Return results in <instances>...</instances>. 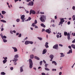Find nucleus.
Wrapping results in <instances>:
<instances>
[{"label":"nucleus","mask_w":75,"mask_h":75,"mask_svg":"<svg viewBox=\"0 0 75 75\" xmlns=\"http://www.w3.org/2000/svg\"><path fill=\"white\" fill-rule=\"evenodd\" d=\"M46 20V17L44 15L42 16L40 18V20L42 22H45V20Z\"/></svg>","instance_id":"obj_1"},{"label":"nucleus","mask_w":75,"mask_h":75,"mask_svg":"<svg viewBox=\"0 0 75 75\" xmlns=\"http://www.w3.org/2000/svg\"><path fill=\"white\" fill-rule=\"evenodd\" d=\"M64 35L65 36H67V39L69 40L70 39V35L71 34H69V33H68L67 32H64Z\"/></svg>","instance_id":"obj_2"},{"label":"nucleus","mask_w":75,"mask_h":75,"mask_svg":"<svg viewBox=\"0 0 75 75\" xmlns=\"http://www.w3.org/2000/svg\"><path fill=\"white\" fill-rule=\"evenodd\" d=\"M29 68H32V67H33V61H32V60L31 59H29Z\"/></svg>","instance_id":"obj_3"},{"label":"nucleus","mask_w":75,"mask_h":75,"mask_svg":"<svg viewBox=\"0 0 75 75\" xmlns=\"http://www.w3.org/2000/svg\"><path fill=\"white\" fill-rule=\"evenodd\" d=\"M53 48L54 49L58 50V44L55 45L53 46Z\"/></svg>","instance_id":"obj_4"},{"label":"nucleus","mask_w":75,"mask_h":75,"mask_svg":"<svg viewBox=\"0 0 75 75\" xmlns=\"http://www.w3.org/2000/svg\"><path fill=\"white\" fill-rule=\"evenodd\" d=\"M12 61L14 62V65H16L17 64V62H16L18 61V59L16 58H14V60H13Z\"/></svg>","instance_id":"obj_5"},{"label":"nucleus","mask_w":75,"mask_h":75,"mask_svg":"<svg viewBox=\"0 0 75 75\" xmlns=\"http://www.w3.org/2000/svg\"><path fill=\"white\" fill-rule=\"evenodd\" d=\"M70 50H69V51L67 53V54H70V53H72V49H71V46H68Z\"/></svg>","instance_id":"obj_6"},{"label":"nucleus","mask_w":75,"mask_h":75,"mask_svg":"<svg viewBox=\"0 0 75 75\" xmlns=\"http://www.w3.org/2000/svg\"><path fill=\"white\" fill-rule=\"evenodd\" d=\"M24 17H25V16H24V15H22L21 17V19L22 21L23 22H24V20H25Z\"/></svg>","instance_id":"obj_7"},{"label":"nucleus","mask_w":75,"mask_h":75,"mask_svg":"<svg viewBox=\"0 0 75 75\" xmlns=\"http://www.w3.org/2000/svg\"><path fill=\"white\" fill-rule=\"evenodd\" d=\"M32 13L33 14H35V12L34 10H31L30 12V15H31Z\"/></svg>","instance_id":"obj_8"},{"label":"nucleus","mask_w":75,"mask_h":75,"mask_svg":"<svg viewBox=\"0 0 75 75\" xmlns=\"http://www.w3.org/2000/svg\"><path fill=\"white\" fill-rule=\"evenodd\" d=\"M54 55L52 54H51L50 56L49 57L51 59L50 60V61H52V59L54 58Z\"/></svg>","instance_id":"obj_9"},{"label":"nucleus","mask_w":75,"mask_h":75,"mask_svg":"<svg viewBox=\"0 0 75 75\" xmlns=\"http://www.w3.org/2000/svg\"><path fill=\"white\" fill-rule=\"evenodd\" d=\"M37 23V20H35V22L34 23H32V26H33V27H34L35 26V25Z\"/></svg>","instance_id":"obj_10"},{"label":"nucleus","mask_w":75,"mask_h":75,"mask_svg":"<svg viewBox=\"0 0 75 75\" xmlns=\"http://www.w3.org/2000/svg\"><path fill=\"white\" fill-rule=\"evenodd\" d=\"M29 6H33L34 5V2L33 1L30 2L29 3Z\"/></svg>","instance_id":"obj_11"},{"label":"nucleus","mask_w":75,"mask_h":75,"mask_svg":"<svg viewBox=\"0 0 75 75\" xmlns=\"http://www.w3.org/2000/svg\"><path fill=\"white\" fill-rule=\"evenodd\" d=\"M45 31L46 33H47L48 34H50L51 33V31L50 30V29H47L45 30Z\"/></svg>","instance_id":"obj_12"},{"label":"nucleus","mask_w":75,"mask_h":75,"mask_svg":"<svg viewBox=\"0 0 75 75\" xmlns=\"http://www.w3.org/2000/svg\"><path fill=\"white\" fill-rule=\"evenodd\" d=\"M12 48L14 50V52H17L18 50H17V49L16 47H12Z\"/></svg>","instance_id":"obj_13"},{"label":"nucleus","mask_w":75,"mask_h":75,"mask_svg":"<svg viewBox=\"0 0 75 75\" xmlns=\"http://www.w3.org/2000/svg\"><path fill=\"white\" fill-rule=\"evenodd\" d=\"M46 52H47V49H44L42 52V54H45Z\"/></svg>","instance_id":"obj_14"},{"label":"nucleus","mask_w":75,"mask_h":75,"mask_svg":"<svg viewBox=\"0 0 75 75\" xmlns=\"http://www.w3.org/2000/svg\"><path fill=\"white\" fill-rule=\"evenodd\" d=\"M60 54H61V56H60V57H64L65 56V54H63V53H60Z\"/></svg>","instance_id":"obj_15"},{"label":"nucleus","mask_w":75,"mask_h":75,"mask_svg":"<svg viewBox=\"0 0 75 75\" xmlns=\"http://www.w3.org/2000/svg\"><path fill=\"white\" fill-rule=\"evenodd\" d=\"M34 55L33 54H31L30 56V57L31 59H33L34 57Z\"/></svg>","instance_id":"obj_16"},{"label":"nucleus","mask_w":75,"mask_h":75,"mask_svg":"<svg viewBox=\"0 0 75 75\" xmlns=\"http://www.w3.org/2000/svg\"><path fill=\"white\" fill-rule=\"evenodd\" d=\"M52 64H54L55 65H57V62L55 61H52Z\"/></svg>","instance_id":"obj_17"},{"label":"nucleus","mask_w":75,"mask_h":75,"mask_svg":"<svg viewBox=\"0 0 75 75\" xmlns=\"http://www.w3.org/2000/svg\"><path fill=\"white\" fill-rule=\"evenodd\" d=\"M20 70L21 72H23V67H20Z\"/></svg>","instance_id":"obj_18"},{"label":"nucleus","mask_w":75,"mask_h":75,"mask_svg":"<svg viewBox=\"0 0 75 75\" xmlns=\"http://www.w3.org/2000/svg\"><path fill=\"white\" fill-rule=\"evenodd\" d=\"M25 45H28V44H29V41H25Z\"/></svg>","instance_id":"obj_19"},{"label":"nucleus","mask_w":75,"mask_h":75,"mask_svg":"<svg viewBox=\"0 0 75 75\" xmlns=\"http://www.w3.org/2000/svg\"><path fill=\"white\" fill-rule=\"evenodd\" d=\"M34 58H35V59H37V60H40V58H39V57H38L37 56H35Z\"/></svg>","instance_id":"obj_20"},{"label":"nucleus","mask_w":75,"mask_h":75,"mask_svg":"<svg viewBox=\"0 0 75 75\" xmlns=\"http://www.w3.org/2000/svg\"><path fill=\"white\" fill-rule=\"evenodd\" d=\"M71 47L74 48V49H75V45L74 44H72L71 45Z\"/></svg>","instance_id":"obj_21"},{"label":"nucleus","mask_w":75,"mask_h":75,"mask_svg":"<svg viewBox=\"0 0 75 75\" xmlns=\"http://www.w3.org/2000/svg\"><path fill=\"white\" fill-rule=\"evenodd\" d=\"M14 58H17L18 57V54H16L15 55Z\"/></svg>","instance_id":"obj_22"},{"label":"nucleus","mask_w":75,"mask_h":75,"mask_svg":"<svg viewBox=\"0 0 75 75\" xmlns=\"http://www.w3.org/2000/svg\"><path fill=\"white\" fill-rule=\"evenodd\" d=\"M0 21L1 22H3V23H6V21L4 20H1Z\"/></svg>","instance_id":"obj_23"},{"label":"nucleus","mask_w":75,"mask_h":75,"mask_svg":"<svg viewBox=\"0 0 75 75\" xmlns=\"http://www.w3.org/2000/svg\"><path fill=\"white\" fill-rule=\"evenodd\" d=\"M38 38L39 40H40V41H42V38L38 37Z\"/></svg>","instance_id":"obj_24"},{"label":"nucleus","mask_w":75,"mask_h":75,"mask_svg":"<svg viewBox=\"0 0 75 75\" xmlns=\"http://www.w3.org/2000/svg\"><path fill=\"white\" fill-rule=\"evenodd\" d=\"M1 75H6V73H4V72H1Z\"/></svg>","instance_id":"obj_25"},{"label":"nucleus","mask_w":75,"mask_h":75,"mask_svg":"<svg viewBox=\"0 0 75 75\" xmlns=\"http://www.w3.org/2000/svg\"><path fill=\"white\" fill-rule=\"evenodd\" d=\"M64 21L63 22H62V21H60V22H59V23H60V24L61 25V26H62V24H63V23H64Z\"/></svg>","instance_id":"obj_26"},{"label":"nucleus","mask_w":75,"mask_h":75,"mask_svg":"<svg viewBox=\"0 0 75 75\" xmlns=\"http://www.w3.org/2000/svg\"><path fill=\"white\" fill-rule=\"evenodd\" d=\"M45 70H46V71H50V69H49L47 67H45Z\"/></svg>","instance_id":"obj_27"},{"label":"nucleus","mask_w":75,"mask_h":75,"mask_svg":"<svg viewBox=\"0 0 75 75\" xmlns=\"http://www.w3.org/2000/svg\"><path fill=\"white\" fill-rule=\"evenodd\" d=\"M60 18V21H62V22H63V21H64V19L63 18Z\"/></svg>","instance_id":"obj_28"},{"label":"nucleus","mask_w":75,"mask_h":75,"mask_svg":"<svg viewBox=\"0 0 75 75\" xmlns=\"http://www.w3.org/2000/svg\"><path fill=\"white\" fill-rule=\"evenodd\" d=\"M2 14H6V12H5V11H2Z\"/></svg>","instance_id":"obj_29"},{"label":"nucleus","mask_w":75,"mask_h":75,"mask_svg":"<svg viewBox=\"0 0 75 75\" xmlns=\"http://www.w3.org/2000/svg\"><path fill=\"white\" fill-rule=\"evenodd\" d=\"M29 44H33V42L32 41H29Z\"/></svg>","instance_id":"obj_30"},{"label":"nucleus","mask_w":75,"mask_h":75,"mask_svg":"<svg viewBox=\"0 0 75 75\" xmlns=\"http://www.w3.org/2000/svg\"><path fill=\"white\" fill-rule=\"evenodd\" d=\"M7 60H4L3 61V62L4 64H5V63H6V62H7Z\"/></svg>","instance_id":"obj_31"},{"label":"nucleus","mask_w":75,"mask_h":75,"mask_svg":"<svg viewBox=\"0 0 75 75\" xmlns=\"http://www.w3.org/2000/svg\"><path fill=\"white\" fill-rule=\"evenodd\" d=\"M31 20V18L30 17H29L28 19H27L28 21Z\"/></svg>","instance_id":"obj_32"},{"label":"nucleus","mask_w":75,"mask_h":75,"mask_svg":"<svg viewBox=\"0 0 75 75\" xmlns=\"http://www.w3.org/2000/svg\"><path fill=\"white\" fill-rule=\"evenodd\" d=\"M42 61H41L40 62V65H42Z\"/></svg>","instance_id":"obj_33"},{"label":"nucleus","mask_w":75,"mask_h":75,"mask_svg":"<svg viewBox=\"0 0 75 75\" xmlns=\"http://www.w3.org/2000/svg\"><path fill=\"white\" fill-rule=\"evenodd\" d=\"M3 41L4 42H7V40L6 39H3Z\"/></svg>","instance_id":"obj_34"},{"label":"nucleus","mask_w":75,"mask_h":75,"mask_svg":"<svg viewBox=\"0 0 75 75\" xmlns=\"http://www.w3.org/2000/svg\"><path fill=\"white\" fill-rule=\"evenodd\" d=\"M45 46L46 48H49V46H48V45H45Z\"/></svg>","instance_id":"obj_35"},{"label":"nucleus","mask_w":75,"mask_h":75,"mask_svg":"<svg viewBox=\"0 0 75 75\" xmlns=\"http://www.w3.org/2000/svg\"><path fill=\"white\" fill-rule=\"evenodd\" d=\"M52 71H56L57 69H52Z\"/></svg>","instance_id":"obj_36"},{"label":"nucleus","mask_w":75,"mask_h":75,"mask_svg":"<svg viewBox=\"0 0 75 75\" xmlns=\"http://www.w3.org/2000/svg\"><path fill=\"white\" fill-rule=\"evenodd\" d=\"M6 38H7V37L5 35H4L3 36V38H5V39H6Z\"/></svg>","instance_id":"obj_37"},{"label":"nucleus","mask_w":75,"mask_h":75,"mask_svg":"<svg viewBox=\"0 0 75 75\" xmlns=\"http://www.w3.org/2000/svg\"><path fill=\"white\" fill-rule=\"evenodd\" d=\"M40 14H44V12H40Z\"/></svg>","instance_id":"obj_38"},{"label":"nucleus","mask_w":75,"mask_h":75,"mask_svg":"<svg viewBox=\"0 0 75 75\" xmlns=\"http://www.w3.org/2000/svg\"><path fill=\"white\" fill-rule=\"evenodd\" d=\"M16 21L17 22H19V21H20V19H17L16 20Z\"/></svg>","instance_id":"obj_39"},{"label":"nucleus","mask_w":75,"mask_h":75,"mask_svg":"<svg viewBox=\"0 0 75 75\" xmlns=\"http://www.w3.org/2000/svg\"><path fill=\"white\" fill-rule=\"evenodd\" d=\"M21 37V34L20 33L18 35V37Z\"/></svg>","instance_id":"obj_40"},{"label":"nucleus","mask_w":75,"mask_h":75,"mask_svg":"<svg viewBox=\"0 0 75 75\" xmlns=\"http://www.w3.org/2000/svg\"><path fill=\"white\" fill-rule=\"evenodd\" d=\"M71 24V22L70 21H69L67 23V24H68V25H69V24Z\"/></svg>","instance_id":"obj_41"},{"label":"nucleus","mask_w":75,"mask_h":75,"mask_svg":"<svg viewBox=\"0 0 75 75\" xmlns=\"http://www.w3.org/2000/svg\"><path fill=\"white\" fill-rule=\"evenodd\" d=\"M44 31H45V29H44V28H43L42 29V32H43Z\"/></svg>","instance_id":"obj_42"},{"label":"nucleus","mask_w":75,"mask_h":75,"mask_svg":"<svg viewBox=\"0 0 75 75\" xmlns=\"http://www.w3.org/2000/svg\"><path fill=\"white\" fill-rule=\"evenodd\" d=\"M73 10H75V6H74L72 8Z\"/></svg>","instance_id":"obj_43"},{"label":"nucleus","mask_w":75,"mask_h":75,"mask_svg":"<svg viewBox=\"0 0 75 75\" xmlns=\"http://www.w3.org/2000/svg\"><path fill=\"white\" fill-rule=\"evenodd\" d=\"M47 66H48V64H45V67H47Z\"/></svg>","instance_id":"obj_44"},{"label":"nucleus","mask_w":75,"mask_h":75,"mask_svg":"<svg viewBox=\"0 0 75 75\" xmlns=\"http://www.w3.org/2000/svg\"><path fill=\"white\" fill-rule=\"evenodd\" d=\"M59 75H62V72H60L59 73Z\"/></svg>","instance_id":"obj_45"},{"label":"nucleus","mask_w":75,"mask_h":75,"mask_svg":"<svg viewBox=\"0 0 75 75\" xmlns=\"http://www.w3.org/2000/svg\"><path fill=\"white\" fill-rule=\"evenodd\" d=\"M43 62L44 63V64H46V62L45 61V60H43Z\"/></svg>","instance_id":"obj_46"},{"label":"nucleus","mask_w":75,"mask_h":75,"mask_svg":"<svg viewBox=\"0 0 75 75\" xmlns=\"http://www.w3.org/2000/svg\"><path fill=\"white\" fill-rule=\"evenodd\" d=\"M1 37L2 38V39H3V35L2 34L1 35Z\"/></svg>","instance_id":"obj_47"},{"label":"nucleus","mask_w":75,"mask_h":75,"mask_svg":"<svg viewBox=\"0 0 75 75\" xmlns=\"http://www.w3.org/2000/svg\"><path fill=\"white\" fill-rule=\"evenodd\" d=\"M48 45V42H46L45 43V45Z\"/></svg>","instance_id":"obj_48"},{"label":"nucleus","mask_w":75,"mask_h":75,"mask_svg":"<svg viewBox=\"0 0 75 75\" xmlns=\"http://www.w3.org/2000/svg\"><path fill=\"white\" fill-rule=\"evenodd\" d=\"M42 75H45V74L44 73H42Z\"/></svg>","instance_id":"obj_49"},{"label":"nucleus","mask_w":75,"mask_h":75,"mask_svg":"<svg viewBox=\"0 0 75 75\" xmlns=\"http://www.w3.org/2000/svg\"><path fill=\"white\" fill-rule=\"evenodd\" d=\"M44 25V24L43 23H41V25L42 27H43V26Z\"/></svg>","instance_id":"obj_50"},{"label":"nucleus","mask_w":75,"mask_h":75,"mask_svg":"<svg viewBox=\"0 0 75 75\" xmlns=\"http://www.w3.org/2000/svg\"><path fill=\"white\" fill-rule=\"evenodd\" d=\"M75 40H73L72 41V43H75Z\"/></svg>","instance_id":"obj_51"},{"label":"nucleus","mask_w":75,"mask_h":75,"mask_svg":"<svg viewBox=\"0 0 75 75\" xmlns=\"http://www.w3.org/2000/svg\"><path fill=\"white\" fill-rule=\"evenodd\" d=\"M59 46H60V47H62V46H63V45H61V44H59Z\"/></svg>","instance_id":"obj_52"},{"label":"nucleus","mask_w":75,"mask_h":75,"mask_svg":"<svg viewBox=\"0 0 75 75\" xmlns=\"http://www.w3.org/2000/svg\"><path fill=\"white\" fill-rule=\"evenodd\" d=\"M56 36H57V38H59V35H57Z\"/></svg>","instance_id":"obj_53"},{"label":"nucleus","mask_w":75,"mask_h":75,"mask_svg":"<svg viewBox=\"0 0 75 75\" xmlns=\"http://www.w3.org/2000/svg\"><path fill=\"white\" fill-rule=\"evenodd\" d=\"M25 11H26V13H29V12L28 11H27V10H25Z\"/></svg>","instance_id":"obj_54"},{"label":"nucleus","mask_w":75,"mask_h":75,"mask_svg":"<svg viewBox=\"0 0 75 75\" xmlns=\"http://www.w3.org/2000/svg\"><path fill=\"white\" fill-rule=\"evenodd\" d=\"M10 69H11V70H13V67H11L10 68Z\"/></svg>","instance_id":"obj_55"},{"label":"nucleus","mask_w":75,"mask_h":75,"mask_svg":"<svg viewBox=\"0 0 75 75\" xmlns=\"http://www.w3.org/2000/svg\"><path fill=\"white\" fill-rule=\"evenodd\" d=\"M35 28H38V26H37L35 25Z\"/></svg>","instance_id":"obj_56"},{"label":"nucleus","mask_w":75,"mask_h":75,"mask_svg":"<svg viewBox=\"0 0 75 75\" xmlns=\"http://www.w3.org/2000/svg\"><path fill=\"white\" fill-rule=\"evenodd\" d=\"M16 35H19V33H17Z\"/></svg>","instance_id":"obj_57"},{"label":"nucleus","mask_w":75,"mask_h":75,"mask_svg":"<svg viewBox=\"0 0 75 75\" xmlns=\"http://www.w3.org/2000/svg\"><path fill=\"white\" fill-rule=\"evenodd\" d=\"M7 59V57H6L5 58V60H7L6 59Z\"/></svg>","instance_id":"obj_58"},{"label":"nucleus","mask_w":75,"mask_h":75,"mask_svg":"<svg viewBox=\"0 0 75 75\" xmlns=\"http://www.w3.org/2000/svg\"><path fill=\"white\" fill-rule=\"evenodd\" d=\"M13 33H16V32L15 30H13Z\"/></svg>","instance_id":"obj_59"},{"label":"nucleus","mask_w":75,"mask_h":75,"mask_svg":"<svg viewBox=\"0 0 75 75\" xmlns=\"http://www.w3.org/2000/svg\"><path fill=\"white\" fill-rule=\"evenodd\" d=\"M31 1V0H27V2H29V1Z\"/></svg>","instance_id":"obj_60"},{"label":"nucleus","mask_w":75,"mask_h":75,"mask_svg":"<svg viewBox=\"0 0 75 75\" xmlns=\"http://www.w3.org/2000/svg\"><path fill=\"white\" fill-rule=\"evenodd\" d=\"M10 33H11V34H13V31H12V30L10 31Z\"/></svg>","instance_id":"obj_61"},{"label":"nucleus","mask_w":75,"mask_h":75,"mask_svg":"<svg viewBox=\"0 0 75 75\" xmlns=\"http://www.w3.org/2000/svg\"><path fill=\"white\" fill-rule=\"evenodd\" d=\"M4 30V28H2L1 29V31H3Z\"/></svg>","instance_id":"obj_62"},{"label":"nucleus","mask_w":75,"mask_h":75,"mask_svg":"<svg viewBox=\"0 0 75 75\" xmlns=\"http://www.w3.org/2000/svg\"><path fill=\"white\" fill-rule=\"evenodd\" d=\"M54 18L55 19H57V16H54Z\"/></svg>","instance_id":"obj_63"},{"label":"nucleus","mask_w":75,"mask_h":75,"mask_svg":"<svg viewBox=\"0 0 75 75\" xmlns=\"http://www.w3.org/2000/svg\"><path fill=\"white\" fill-rule=\"evenodd\" d=\"M73 20L74 21V20H75V18H73Z\"/></svg>","instance_id":"obj_64"}]
</instances>
